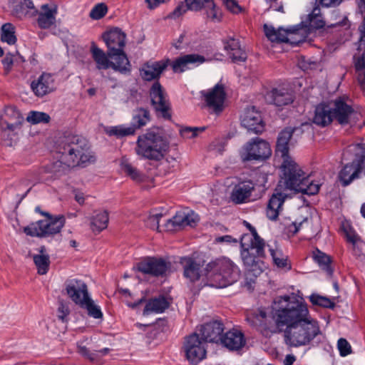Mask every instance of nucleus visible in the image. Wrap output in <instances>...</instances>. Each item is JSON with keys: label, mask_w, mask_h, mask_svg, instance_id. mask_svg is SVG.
Listing matches in <instances>:
<instances>
[{"label": "nucleus", "mask_w": 365, "mask_h": 365, "mask_svg": "<svg viewBox=\"0 0 365 365\" xmlns=\"http://www.w3.org/2000/svg\"><path fill=\"white\" fill-rule=\"evenodd\" d=\"M272 319L277 328L287 326L284 341L289 346L313 345L320 341L322 332L319 322L310 316L307 306L298 301H290L289 296L275 299Z\"/></svg>", "instance_id": "nucleus-1"}, {"label": "nucleus", "mask_w": 365, "mask_h": 365, "mask_svg": "<svg viewBox=\"0 0 365 365\" xmlns=\"http://www.w3.org/2000/svg\"><path fill=\"white\" fill-rule=\"evenodd\" d=\"M88 140L79 135L68 134L61 138L56 144V153L58 160L41 169V173H51L59 178L71 168L84 165L91 162L93 156L89 153Z\"/></svg>", "instance_id": "nucleus-2"}, {"label": "nucleus", "mask_w": 365, "mask_h": 365, "mask_svg": "<svg viewBox=\"0 0 365 365\" xmlns=\"http://www.w3.org/2000/svg\"><path fill=\"white\" fill-rule=\"evenodd\" d=\"M135 151L138 155L150 160H162L168 148L169 141L163 128L152 127L138 137Z\"/></svg>", "instance_id": "nucleus-3"}, {"label": "nucleus", "mask_w": 365, "mask_h": 365, "mask_svg": "<svg viewBox=\"0 0 365 365\" xmlns=\"http://www.w3.org/2000/svg\"><path fill=\"white\" fill-rule=\"evenodd\" d=\"M240 255L246 269L255 276L260 274L264 267V240L260 237L257 239L244 234L240 240Z\"/></svg>", "instance_id": "nucleus-4"}, {"label": "nucleus", "mask_w": 365, "mask_h": 365, "mask_svg": "<svg viewBox=\"0 0 365 365\" xmlns=\"http://www.w3.org/2000/svg\"><path fill=\"white\" fill-rule=\"evenodd\" d=\"M209 285L226 287L237 281L240 275L238 267L230 259L221 257L208 263L205 268Z\"/></svg>", "instance_id": "nucleus-5"}, {"label": "nucleus", "mask_w": 365, "mask_h": 365, "mask_svg": "<svg viewBox=\"0 0 365 365\" xmlns=\"http://www.w3.org/2000/svg\"><path fill=\"white\" fill-rule=\"evenodd\" d=\"M284 185L286 189L308 195L318 193L319 185L314 183L299 166L291 159H284L282 164Z\"/></svg>", "instance_id": "nucleus-6"}, {"label": "nucleus", "mask_w": 365, "mask_h": 365, "mask_svg": "<svg viewBox=\"0 0 365 365\" xmlns=\"http://www.w3.org/2000/svg\"><path fill=\"white\" fill-rule=\"evenodd\" d=\"M35 211L46 218L25 227L24 232L26 235L31 237H47L60 232L65 224L64 216L58 215L53 217L48 212L42 211L39 206L36 207Z\"/></svg>", "instance_id": "nucleus-7"}, {"label": "nucleus", "mask_w": 365, "mask_h": 365, "mask_svg": "<svg viewBox=\"0 0 365 365\" xmlns=\"http://www.w3.org/2000/svg\"><path fill=\"white\" fill-rule=\"evenodd\" d=\"M20 7L19 11L25 15L34 16L38 15L37 24L40 29H48L56 24L57 7L53 4H45L41 5L38 11L34 6L31 0H17Z\"/></svg>", "instance_id": "nucleus-8"}, {"label": "nucleus", "mask_w": 365, "mask_h": 365, "mask_svg": "<svg viewBox=\"0 0 365 365\" xmlns=\"http://www.w3.org/2000/svg\"><path fill=\"white\" fill-rule=\"evenodd\" d=\"M125 34L119 28H113L104 32L102 38L108 50V56L110 58H115L125 63L130 68L131 65L124 51L125 46Z\"/></svg>", "instance_id": "nucleus-9"}, {"label": "nucleus", "mask_w": 365, "mask_h": 365, "mask_svg": "<svg viewBox=\"0 0 365 365\" xmlns=\"http://www.w3.org/2000/svg\"><path fill=\"white\" fill-rule=\"evenodd\" d=\"M264 31L267 38L274 43H289L292 45H298L304 42L308 34L304 27H294L289 29L279 28L276 29L272 26L264 25Z\"/></svg>", "instance_id": "nucleus-10"}, {"label": "nucleus", "mask_w": 365, "mask_h": 365, "mask_svg": "<svg viewBox=\"0 0 365 365\" xmlns=\"http://www.w3.org/2000/svg\"><path fill=\"white\" fill-rule=\"evenodd\" d=\"M151 106L158 118L170 120L171 106L168 95L158 81H155L150 89Z\"/></svg>", "instance_id": "nucleus-11"}, {"label": "nucleus", "mask_w": 365, "mask_h": 365, "mask_svg": "<svg viewBox=\"0 0 365 365\" xmlns=\"http://www.w3.org/2000/svg\"><path fill=\"white\" fill-rule=\"evenodd\" d=\"M92 58L96 64V68L98 70H106L111 68L115 71L121 74H129L131 68L121 63L118 59L110 58L108 56V50L105 53L101 48H98L96 44L93 42L90 49Z\"/></svg>", "instance_id": "nucleus-12"}, {"label": "nucleus", "mask_w": 365, "mask_h": 365, "mask_svg": "<svg viewBox=\"0 0 365 365\" xmlns=\"http://www.w3.org/2000/svg\"><path fill=\"white\" fill-rule=\"evenodd\" d=\"M272 154L269 144L259 138H255L249 141L243 147L240 154L243 162L252 160H264Z\"/></svg>", "instance_id": "nucleus-13"}, {"label": "nucleus", "mask_w": 365, "mask_h": 365, "mask_svg": "<svg viewBox=\"0 0 365 365\" xmlns=\"http://www.w3.org/2000/svg\"><path fill=\"white\" fill-rule=\"evenodd\" d=\"M365 150L360 147V152L356 153L355 159L346 164L339 173V179L343 186L349 185L353 180L359 178L364 168Z\"/></svg>", "instance_id": "nucleus-14"}, {"label": "nucleus", "mask_w": 365, "mask_h": 365, "mask_svg": "<svg viewBox=\"0 0 365 365\" xmlns=\"http://www.w3.org/2000/svg\"><path fill=\"white\" fill-rule=\"evenodd\" d=\"M205 102V107L208 110L219 114L225 108L226 93L222 84L217 83L212 88L200 92Z\"/></svg>", "instance_id": "nucleus-15"}, {"label": "nucleus", "mask_w": 365, "mask_h": 365, "mask_svg": "<svg viewBox=\"0 0 365 365\" xmlns=\"http://www.w3.org/2000/svg\"><path fill=\"white\" fill-rule=\"evenodd\" d=\"M169 267V262L161 257H145L135 265L138 272L155 277L165 275Z\"/></svg>", "instance_id": "nucleus-16"}, {"label": "nucleus", "mask_w": 365, "mask_h": 365, "mask_svg": "<svg viewBox=\"0 0 365 365\" xmlns=\"http://www.w3.org/2000/svg\"><path fill=\"white\" fill-rule=\"evenodd\" d=\"M330 103L334 118L341 125L354 123L361 117L359 112L341 98L330 102Z\"/></svg>", "instance_id": "nucleus-17"}, {"label": "nucleus", "mask_w": 365, "mask_h": 365, "mask_svg": "<svg viewBox=\"0 0 365 365\" xmlns=\"http://www.w3.org/2000/svg\"><path fill=\"white\" fill-rule=\"evenodd\" d=\"M187 9L204 11L206 18L212 22H220L222 18L221 9L214 0H184Z\"/></svg>", "instance_id": "nucleus-18"}, {"label": "nucleus", "mask_w": 365, "mask_h": 365, "mask_svg": "<svg viewBox=\"0 0 365 365\" xmlns=\"http://www.w3.org/2000/svg\"><path fill=\"white\" fill-rule=\"evenodd\" d=\"M186 357L193 364H197L206 355V351L199 335L196 333L190 335L186 341Z\"/></svg>", "instance_id": "nucleus-19"}, {"label": "nucleus", "mask_w": 365, "mask_h": 365, "mask_svg": "<svg viewBox=\"0 0 365 365\" xmlns=\"http://www.w3.org/2000/svg\"><path fill=\"white\" fill-rule=\"evenodd\" d=\"M224 329V324L221 321L213 319L202 324L199 329V332L202 341L210 343H218L220 342Z\"/></svg>", "instance_id": "nucleus-20"}, {"label": "nucleus", "mask_w": 365, "mask_h": 365, "mask_svg": "<svg viewBox=\"0 0 365 365\" xmlns=\"http://www.w3.org/2000/svg\"><path fill=\"white\" fill-rule=\"evenodd\" d=\"M242 125L254 133H262L264 125L260 111L255 106L246 108L242 116Z\"/></svg>", "instance_id": "nucleus-21"}, {"label": "nucleus", "mask_w": 365, "mask_h": 365, "mask_svg": "<svg viewBox=\"0 0 365 365\" xmlns=\"http://www.w3.org/2000/svg\"><path fill=\"white\" fill-rule=\"evenodd\" d=\"M279 182L278 185L274 190V192L271 196L267 207V216L271 220H276L282 210V205L287 196L283 192V185Z\"/></svg>", "instance_id": "nucleus-22"}, {"label": "nucleus", "mask_w": 365, "mask_h": 365, "mask_svg": "<svg viewBox=\"0 0 365 365\" xmlns=\"http://www.w3.org/2000/svg\"><path fill=\"white\" fill-rule=\"evenodd\" d=\"M66 291L69 298L76 304L80 305L83 298L89 297L87 285L80 279H71L65 282Z\"/></svg>", "instance_id": "nucleus-23"}, {"label": "nucleus", "mask_w": 365, "mask_h": 365, "mask_svg": "<svg viewBox=\"0 0 365 365\" xmlns=\"http://www.w3.org/2000/svg\"><path fill=\"white\" fill-rule=\"evenodd\" d=\"M31 88L36 96L43 97L56 89L55 80L51 73L43 72L31 83Z\"/></svg>", "instance_id": "nucleus-24"}, {"label": "nucleus", "mask_w": 365, "mask_h": 365, "mask_svg": "<svg viewBox=\"0 0 365 365\" xmlns=\"http://www.w3.org/2000/svg\"><path fill=\"white\" fill-rule=\"evenodd\" d=\"M169 63L170 60L168 58L159 61L147 62L140 70V76L148 81L157 79L168 67Z\"/></svg>", "instance_id": "nucleus-25"}, {"label": "nucleus", "mask_w": 365, "mask_h": 365, "mask_svg": "<svg viewBox=\"0 0 365 365\" xmlns=\"http://www.w3.org/2000/svg\"><path fill=\"white\" fill-rule=\"evenodd\" d=\"M220 343L230 351H238L246 344L244 334L237 329H232L222 335Z\"/></svg>", "instance_id": "nucleus-26"}, {"label": "nucleus", "mask_w": 365, "mask_h": 365, "mask_svg": "<svg viewBox=\"0 0 365 365\" xmlns=\"http://www.w3.org/2000/svg\"><path fill=\"white\" fill-rule=\"evenodd\" d=\"M257 187L258 185L250 180L240 182L235 185L231 194L232 202L236 204L245 202L251 196L252 192L255 190Z\"/></svg>", "instance_id": "nucleus-27"}, {"label": "nucleus", "mask_w": 365, "mask_h": 365, "mask_svg": "<svg viewBox=\"0 0 365 365\" xmlns=\"http://www.w3.org/2000/svg\"><path fill=\"white\" fill-rule=\"evenodd\" d=\"M267 99L276 106L280 107L292 103L294 96L293 91L289 88H276L267 93Z\"/></svg>", "instance_id": "nucleus-28"}, {"label": "nucleus", "mask_w": 365, "mask_h": 365, "mask_svg": "<svg viewBox=\"0 0 365 365\" xmlns=\"http://www.w3.org/2000/svg\"><path fill=\"white\" fill-rule=\"evenodd\" d=\"M24 118L21 116L19 110L14 106H6L4 109V115L1 117V125H6V128L9 130H15L22 124Z\"/></svg>", "instance_id": "nucleus-29"}, {"label": "nucleus", "mask_w": 365, "mask_h": 365, "mask_svg": "<svg viewBox=\"0 0 365 365\" xmlns=\"http://www.w3.org/2000/svg\"><path fill=\"white\" fill-rule=\"evenodd\" d=\"M334 118L331 109V105L329 103H320L315 108L313 122L320 126H326L330 124Z\"/></svg>", "instance_id": "nucleus-30"}, {"label": "nucleus", "mask_w": 365, "mask_h": 365, "mask_svg": "<svg viewBox=\"0 0 365 365\" xmlns=\"http://www.w3.org/2000/svg\"><path fill=\"white\" fill-rule=\"evenodd\" d=\"M294 131V129L291 128H287L282 130L278 136L276 152L280 154L281 157L284 159H289L288 156L289 153V141L292 138V135Z\"/></svg>", "instance_id": "nucleus-31"}, {"label": "nucleus", "mask_w": 365, "mask_h": 365, "mask_svg": "<svg viewBox=\"0 0 365 365\" xmlns=\"http://www.w3.org/2000/svg\"><path fill=\"white\" fill-rule=\"evenodd\" d=\"M246 320L251 326L255 327H262L264 329L270 328L269 323L267 322V313L262 309L247 312Z\"/></svg>", "instance_id": "nucleus-32"}, {"label": "nucleus", "mask_w": 365, "mask_h": 365, "mask_svg": "<svg viewBox=\"0 0 365 365\" xmlns=\"http://www.w3.org/2000/svg\"><path fill=\"white\" fill-rule=\"evenodd\" d=\"M170 303L164 296L150 299L143 309V314L148 315L150 313H162L169 307Z\"/></svg>", "instance_id": "nucleus-33"}, {"label": "nucleus", "mask_w": 365, "mask_h": 365, "mask_svg": "<svg viewBox=\"0 0 365 365\" xmlns=\"http://www.w3.org/2000/svg\"><path fill=\"white\" fill-rule=\"evenodd\" d=\"M151 120L149 110L144 108H137L133 110L130 126L135 132L145 126Z\"/></svg>", "instance_id": "nucleus-34"}, {"label": "nucleus", "mask_w": 365, "mask_h": 365, "mask_svg": "<svg viewBox=\"0 0 365 365\" xmlns=\"http://www.w3.org/2000/svg\"><path fill=\"white\" fill-rule=\"evenodd\" d=\"M270 255L272 256L273 262L277 268L284 270V272L289 271L292 269V264L288 259V257L284 255L282 250L276 248L269 249Z\"/></svg>", "instance_id": "nucleus-35"}, {"label": "nucleus", "mask_w": 365, "mask_h": 365, "mask_svg": "<svg viewBox=\"0 0 365 365\" xmlns=\"http://www.w3.org/2000/svg\"><path fill=\"white\" fill-rule=\"evenodd\" d=\"M109 217L107 211H100L93 215L91 221V228L93 232L99 233L105 230L108 223Z\"/></svg>", "instance_id": "nucleus-36"}, {"label": "nucleus", "mask_w": 365, "mask_h": 365, "mask_svg": "<svg viewBox=\"0 0 365 365\" xmlns=\"http://www.w3.org/2000/svg\"><path fill=\"white\" fill-rule=\"evenodd\" d=\"M185 267L184 268V276L189 278L190 281L195 282L200 278V264L193 261L191 258H185Z\"/></svg>", "instance_id": "nucleus-37"}, {"label": "nucleus", "mask_w": 365, "mask_h": 365, "mask_svg": "<svg viewBox=\"0 0 365 365\" xmlns=\"http://www.w3.org/2000/svg\"><path fill=\"white\" fill-rule=\"evenodd\" d=\"M314 259L319 266L325 271L328 275L331 276L333 274V269L331 267V258L329 255L325 253L317 250L314 252Z\"/></svg>", "instance_id": "nucleus-38"}, {"label": "nucleus", "mask_w": 365, "mask_h": 365, "mask_svg": "<svg viewBox=\"0 0 365 365\" xmlns=\"http://www.w3.org/2000/svg\"><path fill=\"white\" fill-rule=\"evenodd\" d=\"M1 40L9 45L16 43L17 38L15 35V27L11 23H6L1 28Z\"/></svg>", "instance_id": "nucleus-39"}, {"label": "nucleus", "mask_w": 365, "mask_h": 365, "mask_svg": "<svg viewBox=\"0 0 365 365\" xmlns=\"http://www.w3.org/2000/svg\"><path fill=\"white\" fill-rule=\"evenodd\" d=\"M83 302L79 305L81 308L87 310L88 316L94 319H102L103 313L100 307L88 297L83 299Z\"/></svg>", "instance_id": "nucleus-40"}, {"label": "nucleus", "mask_w": 365, "mask_h": 365, "mask_svg": "<svg viewBox=\"0 0 365 365\" xmlns=\"http://www.w3.org/2000/svg\"><path fill=\"white\" fill-rule=\"evenodd\" d=\"M105 131L109 136H115L117 138H123L135 134L133 128L130 125L126 127L123 125L108 127L105 129Z\"/></svg>", "instance_id": "nucleus-41"}, {"label": "nucleus", "mask_w": 365, "mask_h": 365, "mask_svg": "<svg viewBox=\"0 0 365 365\" xmlns=\"http://www.w3.org/2000/svg\"><path fill=\"white\" fill-rule=\"evenodd\" d=\"M34 262L39 274H46L49 269L50 259L48 255H34Z\"/></svg>", "instance_id": "nucleus-42"}, {"label": "nucleus", "mask_w": 365, "mask_h": 365, "mask_svg": "<svg viewBox=\"0 0 365 365\" xmlns=\"http://www.w3.org/2000/svg\"><path fill=\"white\" fill-rule=\"evenodd\" d=\"M182 230V216L177 213L171 219L167 220L163 225L162 232H175Z\"/></svg>", "instance_id": "nucleus-43"}, {"label": "nucleus", "mask_w": 365, "mask_h": 365, "mask_svg": "<svg viewBox=\"0 0 365 365\" xmlns=\"http://www.w3.org/2000/svg\"><path fill=\"white\" fill-rule=\"evenodd\" d=\"M325 26V21L323 20L320 14V9L316 6L313 9L312 12L309 15V29H319Z\"/></svg>", "instance_id": "nucleus-44"}, {"label": "nucleus", "mask_w": 365, "mask_h": 365, "mask_svg": "<svg viewBox=\"0 0 365 365\" xmlns=\"http://www.w3.org/2000/svg\"><path fill=\"white\" fill-rule=\"evenodd\" d=\"M120 165L122 170L132 180L136 182H142L143 180V175L127 160H123Z\"/></svg>", "instance_id": "nucleus-45"}, {"label": "nucleus", "mask_w": 365, "mask_h": 365, "mask_svg": "<svg viewBox=\"0 0 365 365\" xmlns=\"http://www.w3.org/2000/svg\"><path fill=\"white\" fill-rule=\"evenodd\" d=\"M26 120L31 124L48 123L51 120L48 114L39 111H30L26 117Z\"/></svg>", "instance_id": "nucleus-46"}, {"label": "nucleus", "mask_w": 365, "mask_h": 365, "mask_svg": "<svg viewBox=\"0 0 365 365\" xmlns=\"http://www.w3.org/2000/svg\"><path fill=\"white\" fill-rule=\"evenodd\" d=\"M200 221L199 215L193 210L184 207V227H195Z\"/></svg>", "instance_id": "nucleus-47"}, {"label": "nucleus", "mask_w": 365, "mask_h": 365, "mask_svg": "<svg viewBox=\"0 0 365 365\" xmlns=\"http://www.w3.org/2000/svg\"><path fill=\"white\" fill-rule=\"evenodd\" d=\"M310 302L314 304L324 308H334L335 304L329 299L318 294H312L309 297Z\"/></svg>", "instance_id": "nucleus-48"}, {"label": "nucleus", "mask_w": 365, "mask_h": 365, "mask_svg": "<svg viewBox=\"0 0 365 365\" xmlns=\"http://www.w3.org/2000/svg\"><path fill=\"white\" fill-rule=\"evenodd\" d=\"M206 59L203 56L193 53L184 55V71L190 64L197 66L205 62Z\"/></svg>", "instance_id": "nucleus-49"}, {"label": "nucleus", "mask_w": 365, "mask_h": 365, "mask_svg": "<svg viewBox=\"0 0 365 365\" xmlns=\"http://www.w3.org/2000/svg\"><path fill=\"white\" fill-rule=\"evenodd\" d=\"M163 217L162 213H157L150 215L147 220L146 225L152 230H157L162 232L163 226L160 225V220Z\"/></svg>", "instance_id": "nucleus-50"}, {"label": "nucleus", "mask_w": 365, "mask_h": 365, "mask_svg": "<svg viewBox=\"0 0 365 365\" xmlns=\"http://www.w3.org/2000/svg\"><path fill=\"white\" fill-rule=\"evenodd\" d=\"M108 8L106 4L101 3L96 5L90 12L91 19L98 20L103 18L107 13Z\"/></svg>", "instance_id": "nucleus-51"}, {"label": "nucleus", "mask_w": 365, "mask_h": 365, "mask_svg": "<svg viewBox=\"0 0 365 365\" xmlns=\"http://www.w3.org/2000/svg\"><path fill=\"white\" fill-rule=\"evenodd\" d=\"M337 346L341 356H346L351 353L350 344L344 338H341L338 340Z\"/></svg>", "instance_id": "nucleus-52"}, {"label": "nucleus", "mask_w": 365, "mask_h": 365, "mask_svg": "<svg viewBox=\"0 0 365 365\" xmlns=\"http://www.w3.org/2000/svg\"><path fill=\"white\" fill-rule=\"evenodd\" d=\"M233 62H242L247 59L246 52L240 47L228 53Z\"/></svg>", "instance_id": "nucleus-53"}, {"label": "nucleus", "mask_w": 365, "mask_h": 365, "mask_svg": "<svg viewBox=\"0 0 365 365\" xmlns=\"http://www.w3.org/2000/svg\"><path fill=\"white\" fill-rule=\"evenodd\" d=\"M225 8L232 14H239L242 11L237 0H222Z\"/></svg>", "instance_id": "nucleus-54"}, {"label": "nucleus", "mask_w": 365, "mask_h": 365, "mask_svg": "<svg viewBox=\"0 0 365 365\" xmlns=\"http://www.w3.org/2000/svg\"><path fill=\"white\" fill-rule=\"evenodd\" d=\"M344 231L346 234V237L347 241L352 244H356L358 241H359L360 237L356 233V232L350 226H344Z\"/></svg>", "instance_id": "nucleus-55"}, {"label": "nucleus", "mask_w": 365, "mask_h": 365, "mask_svg": "<svg viewBox=\"0 0 365 365\" xmlns=\"http://www.w3.org/2000/svg\"><path fill=\"white\" fill-rule=\"evenodd\" d=\"M204 130V127H184V136L187 135V138H195L199 132H202Z\"/></svg>", "instance_id": "nucleus-56"}, {"label": "nucleus", "mask_w": 365, "mask_h": 365, "mask_svg": "<svg viewBox=\"0 0 365 365\" xmlns=\"http://www.w3.org/2000/svg\"><path fill=\"white\" fill-rule=\"evenodd\" d=\"M240 47L239 41L235 38H230L225 43V49L227 51V53Z\"/></svg>", "instance_id": "nucleus-57"}, {"label": "nucleus", "mask_w": 365, "mask_h": 365, "mask_svg": "<svg viewBox=\"0 0 365 365\" xmlns=\"http://www.w3.org/2000/svg\"><path fill=\"white\" fill-rule=\"evenodd\" d=\"M240 47L239 41L235 38H230L225 43V49L227 51V53Z\"/></svg>", "instance_id": "nucleus-58"}, {"label": "nucleus", "mask_w": 365, "mask_h": 365, "mask_svg": "<svg viewBox=\"0 0 365 365\" xmlns=\"http://www.w3.org/2000/svg\"><path fill=\"white\" fill-rule=\"evenodd\" d=\"M215 243H237V240L235 238H233L231 235H224V236H220L217 237L215 239Z\"/></svg>", "instance_id": "nucleus-59"}, {"label": "nucleus", "mask_w": 365, "mask_h": 365, "mask_svg": "<svg viewBox=\"0 0 365 365\" xmlns=\"http://www.w3.org/2000/svg\"><path fill=\"white\" fill-rule=\"evenodd\" d=\"M171 67H172L173 71L175 73L182 71V55L178 56L176 58V60L172 63Z\"/></svg>", "instance_id": "nucleus-60"}, {"label": "nucleus", "mask_w": 365, "mask_h": 365, "mask_svg": "<svg viewBox=\"0 0 365 365\" xmlns=\"http://www.w3.org/2000/svg\"><path fill=\"white\" fill-rule=\"evenodd\" d=\"M308 222L307 218H304L302 221L297 222V221L293 222L289 226V232H292L294 235L297 233L299 230L300 227L302 226L304 223H306Z\"/></svg>", "instance_id": "nucleus-61"}, {"label": "nucleus", "mask_w": 365, "mask_h": 365, "mask_svg": "<svg viewBox=\"0 0 365 365\" xmlns=\"http://www.w3.org/2000/svg\"><path fill=\"white\" fill-rule=\"evenodd\" d=\"M299 66L304 71H307L309 69H312L316 63L314 62H308L305 60L304 57H302L299 61Z\"/></svg>", "instance_id": "nucleus-62"}, {"label": "nucleus", "mask_w": 365, "mask_h": 365, "mask_svg": "<svg viewBox=\"0 0 365 365\" xmlns=\"http://www.w3.org/2000/svg\"><path fill=\"white\" fill-rule=\"evenodd\" d=\"M182 2H180L175 10L167 16V19H176L182 15Z\"/></svg>", "instance_id": "nucleus-63"}, {"label": "nucleus", "mask_w": 365, "mask_h": 365, "mask_svg": "<svg viewBox=\"0 0 365 365\" xmlns=\"http://www.w3.org/2000/svg\"><path fill=\"white\" fill-rule=\"evenodd\" d=\"M267 4H269V9H272L274 11L283 12L284 7L283 5L280 3L279 5L277 4V0H265Z\"/></svg>", "instance_id": "nucleus-64"}]
</instances>
